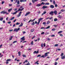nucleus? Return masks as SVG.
<instances>
[{"label": "nucleus", "mask_w": 65, "mask_h": 65, "mask_svg": "<svg viewBox=\"0 0 65 65\" xmlns=\"http://www.w3.org/2000/svg\"><path fill=\"white\" fill-rule=\"evenodd\" d=\"M20 28H19L18 29L15 28L14 29V31H15L16 32H18V31H19V30H20Z\"/></svg>", "instance_id": "f257e3e1"}, {"label": "nucleus", "mask_w": 65, "mask_h": 65, "mask_svg": "<svg viewBox=\"0 0 65 65\" xmlns=\"http://www.w3.org/2000/svg\"><path fill=\"white\" fill-rule=\"evenodd\" d=\"M48 7L46 6H44L42 7V8L43 9H45V8H48Z\"/></svg>", "instance_id": "f03ea898"}, {"label": "nucleus", "mask_w": 65, "mask_h": 65, "mask_svg": "<svg viewBox=\"0 0 65 65\" xmlns=\"http://www.w3.org/2000/svg\"><path fill=\"white\" fill-rule=\"evenodd\" d=\"M42 19H43V18H41L38 21V25L39 24V23H40V21H41V20H42Z\"/></svg>", "instance_id": "7ed1b4c3"}, {"label": "nucleus", "mask_w": 65, "mask_h": 65, "mask_svg": "<svg viewBox=\"0 0 65 65\" xmlns=\"http://www.w3.org/2000/svg\"><path fill=\"white\" fill-rule=\"evenodd\" d=\"M7 13V12L5 11H3L1 12V13H3V14H6Z\"/></svg>", "instance_id": "20e7f679"}, {"label": "nucleus", "mask_w": 65, "mask_h": 65, "mask_svg": "<svg viewBox=\"0 0 65 65\" xmlns=\"http://www.w3.org/2000/svg\"><path fill=\"white\" fill-rule=\"evenodd\" d=\"M21 14H22V12H20L19 13V14L17 15V17H20L21 15Z\"/></svg>", "instance_id": "39448f33"}, {"label": "nucleus", "mask_w": 65, "mask_h": 65, "mask_svg": "<svg viewBox=\"0 0 65 65\" xmlns=\"http://www.w3.org/2000/svg\"><path fill=\"white\" fill-rule=\"evenodd\" d=\"M53 13H54V12L53 11H51L50 12L49 14H51V15L52 16H53Z\"/></svg>", "instance_id": "423d86ee"}, {"label": "nucleus", "mask_w": 65, "mask_h": 65, "mask_svg": "<svg viewBox=\"0 0 65 65\" xmlns=\"http://www.w3.org/2000/svg\"><path fill=\"white\" fill-rule=\"evenodd\" d=\"M21 40H22V41H24L25 40V37H23L21 39Z\"/></svg>", "instance_id": "0eeeda50"}, {"label": "nucleus", "mask_w": 65, "mask_h": 65, "mask_svg": "<svg viewBox=\"0 0 65 65\" xmlns=\"http://www.w3.org/2000/svg\"><path fill=\"white\" fill-rule=\"evenodd\" d=\"M27 1L26 0H20V2H26Z\"/></svg>", "instance_id": "6e6552de"}, {"label": "nucleus", "mask_w": 65, "mask_h": 65, "mask_svg": "<svg viewBox=\"0 0 65 65\" xmlns=\"http://www.w3.org/2000/svg\"><path fill=\"white\" fill-rule=\"evenodd\" d=\"M53 13H54L55 15H56L57 14V11L55 10L53 12Z\"/></svg>", "instance_id": "1a4fd4ad"}, {"label": "nucleus", "mask_w": 65, "mask_h": 65, "mask_svg": "<svg viewBox=\"0 0 65 65\" xmlns=\"http://www.w3.org/2000/svg\"><path fill=\"white\" fill-rule=\"evenodd\" d=\"M50 8H54L55 7V6H54L51 5L50 6Z\"/></svg>", "instance_id": "9d476101"}, {"label": "nucleus", "mask_w": 65, "mask_h": 65, "mask_svg": "<svg viewBox=\"0 0 65 65\" xmlns=\"http://www.w3.org/2000/svg\"><path fill=\"white\" fill-rule=\"evenodd\" d=\"M38 52H39V51H37V52L35 51L34 52V54H38Z\"/></svg>", "instance_id": "9b49d317"}, {"label": "nucleus", "mask_w": 65, "mask_h": 65, "mask_svg": "<svg viewBox=\"0 0 65 65\" xmlns=\"http://www.w3.org/2000/svg\"><path fill=\"white\" fill-rule=\"evenodd\" d=\"M30 13V12H28L25 15V16H27V15H28V14H29Z\"/></svg>", "instance_id": "f8f14e48"}, {"label": "nucleus", "mask_w": 65, "mask_h": 65, "mask_svg": "<svg viewBox=\"0 0 65 65\" xmlns=\"http://www.w3.org/2000/svg\"><path fill=\"white\" fill-rule=\"evenodd\" d=\"M50 53V52H48L46 53L45 54V57H46V56H48V55H47V54H49Z\"/></svg>", "instance_id": "ddd939ff"}, {"label": "nucleus", "mask_w": 65, "mask_h": 65, "mask_svg": "<svg viewBox=\"0 0 65 65\" xmlns=\"http://www.w3.org/2000/svg\"><path fill=\"white\" fill-rule=\"evenodd\" d=\"M36 6L38 7H39V6H41V4H38Z\"/></svg>", "instance_id": "4468645a"}, {"label": "nucleus", "mask_w": 65, "mask_h": 65, "mask_svg": "<svg viewBox=\"0 0 65 65\" xmlns=\"http://www.w3.org/2000/svg\"><path fill=\"white\" fill-rule=\"evenodd\" d=\"M45 13H46V12L45 11L43 12V13H42V16L44 14H45Z\"/></svg>", "instance_id": "2eb2a0df"}, {"label": "nucleus", "mask_w": 65, "mask_h": 65, "mask_svg": "<svg viewBox=\"0 0 65 65\" xmlns=\"http://www.w3.org/2000/svg\"><path fill=\"white\" fill-rule=\"evenodd\" d=\"M13 37V36H11L10 37V39H9V40H12V38Z\"/></svg>", "instance_id": "dca6fc26"}, {"label": "nucleus", "mask_w": 65, "mask_h": 65, "mask_svg": "<svg viewBox=\"0 0 65 65\" xmlns=\"http://www.w3.org/2000/svg\"><path fill=\"white\" fill-rule=\"evenodd\" d=\"M12 9L11 8L10 9H9L8 10V11L9 12H10V11L12 10Z\"/></svg>", "instance_id": "f3484780"}, {"label": "nucleus", "mask_w": 65, "mask_h": 65, "mask_svg": "<svg viewBox=\"0 0 65 65\" xmlns=\"http://www.w3.org/2000/svg\"><path fill=\"white\" fill-rule=\"evenodd\" d=\"M18 13V12H17V11H16L15 12H14L13 13V14H17Z\"/></svg>", "instance_id": "a211bd4d"}, {"label": "nucleus", "mask_w": 65, "mask_h": 65, "mask_svg": "<svg viewBox=\"0 0 65 65\" xmlns=\"http://www.w3.org/2000/svg\"><path fill=\"white\" fill-rule=\"evenodd\" d=\"M58 18H60V19H61L62 18V16H61L60 15H59L58 16Z\"/></svg>", "instance_id": "6ab92c4d"}, {"label": "nucleus", "mask_w": 65, "mask_h": 65, "mask_svg": "<svg viewBox=\"0 0 65 65\" xmlns=\"http://www.w3.org/2000/svg\"><path fill=\"white\" fill-rule=\"evenodd\" d=\"M34 31H35V30L34 29H32L30 30V32H34Z\"/></svg>", "instance_id": "aec40b11"}, {"label": "nucleus", "mask_w": 65, "mask_h": 65, "mask_svg": "<svg viewBox=\"0 0 65 65\" xmlns=\"http://www.w3.org/2000/svg\"><path fill=\"white\" fill-rule=\"evenodd\" d=\"M23 24L22 23H21V25H20L19 26V27H22V26H23Z\"/></svg>", "instance_id": "412c9836"}, {"label": "nucleus", "mask_w": 65, "mask_h": 65, "mask_svg": "<svg viewBox=\"0 0 65 65\" xmlns=\"http://www.w3.org/2000/svg\"><path fill=\"white\" fill-rule=\"evenodd\" d=\"M18 54L19 56H21V52L20 51L18 53Z\"/></svg>", "instance_id": "4be33fe9"}, {"label": "nucleus", "mask_w": 65, "mask_h": 65, "mask_svg": "<svg viewBox=\"0 0 65 65\" xmlns=\"http://www.w3.org/2000/svg\"><path fill=\"white\" fill-rule=\"evenodd\" d=\"M62 59H65V56H62L61 58Z\"/></svg>", "instance_id": "5701e85b"}, {"label": "nucleus", "mask_w": 65, "mask_h": 65, "mask_svg": "<svg viewBox=\"0 0 65 65\" xmlns=\"http://www.w3.org/2000/svg\"><path fill=\"white\" fill-rule=\"evenodd\" d=\"M37 13H38V14H39L40 13V11H39L37 12Z\"/></svg>", "instance_id": "b1692460"}, {"label": "nucleus", "mask_w": 65, "mask_h": 65, "mask_svg": "<svg viewBox=\"0 0 65 65\" xmlns=\"http://www.w3.org/2000/svg\"><path fill=\"white\" fill-rule=\"evenodd\" d=\"M22 56H23V57H24V58H26V55L24 54Z\"/></svg>", "instance_id": "393cba45"}, {"label": "nucleus", "mask_w": 65, "mask_h": 65, "mask_svg": "<svg viewBox=\"0 0 65 65\" xmlns=\"http://www.w3.org/2000/svg\"><path fill=\"white\" fill-rule=\"evenodd\" d=\"M62 32H63L62 31H60L58 32V34H60V33H62Z\"/></svg>", "instance_id": "a878e982"}, {"label": "nucleus", "mask_w": 65, "mask_h": 65, "mask_svg": "<svg viewBox=\"0 0 65 65\" xmlns=\"http://www.w3.org/2000/svg\"><path fill=\"white\" fill-rule=\"evenodd\" d=\"M38 62H39V61H37L36 63H35V64H37L38 65V64H39V63H38Z\"/></svg>", "instance_id": "bb28decb"}, {"label": "nucleus", "mask_w": 65, "mask_h": 65, "mask_svg": "<svg viewBox=\"0 0 65 65\" xmlns=\"http://www.w3.org/2000/svg\"><path fill=\"white\" fill-rule=\"evenodd\" d=\"M45 4V3H44L43 2H42L41 4V5H44Z\"/></svg>", "instance_id": "cd10ccee"}, {"label": "nucleus", "mask_w": 65, "mask_h": 65, "mask_svg": "<svg viewBox=\"0 0 65 65\" xmlns=\"http://www.w3.org/2000/svg\"><path fill=\"white\" fill-rule=\"evenodd\" d=\"M58 20V19L55 18L54 19V21L55 22H56Z\"/></svg>", "instance_id": "c85d7f7f"}, {"label": "nucleus", "mask_w": 65, "mask_h": 65, "mask_svg": "<svg viewBox=\"0 0 65 65\" xmlns=\"http://www.w3.org/2000/svg\"><path fill=\"white\" fill-rule=\"evenodd\" d=\"M53 2L54 4H55V1L54 0H53Z\"/></svg>", "instance_id": "c756f323"}, {"label": "nucleus", "mask_w": 65, "mask_h": 65, "mask_svg": "<svg viewBox=\"0 0 65 65\" xmlns=\"http://www.w3.org/2000/svg\"><path fill=\"white\" fill-rule=\"evenodd\" d=\"M14 19V17H12V18H11L10 20L12 21Z\"/></svg>", "instance_id": "7c9ffc66"}, {"label": "nucleus", "mask_w": 65, "mask_h": 65, "mask_svg": "<svg viewBox=\"0 0 65 65\" xmlns=\"http://www.w3.org/2000/svg\"><path fill=\"white\" fill-rule=\"evenodd\" d=\"M50 3H47L45 4V5H49Z\"/></svg>", "instance_id": "2f4dec72"}, {"label": "nucleus", "mask_w": 65, "mask_h": 65, "mask_svg": "<svg viewBox=\"0 0 65 65\" xmlns=\"http://www.w3.org/2000/svg\"><path fill=\"white\" fill-rule=\"evenodd\" d=\"M11 60L10 59H8L6 61H11Z\"/></svg>", "instance_id": "473e14b6"}, {"label": "nucleus", "mask_w": 65, "mask_h": 65, "mask_svg": "<svg viewBox=\"0 0 65 65\" xmlns=\"http://www.w3.org/2000/svg\"><path fill=\"white\" fill-rule=\"evenodd\" d=\"M53 26H54L55 28H57V26H58V25H53Z\"/></svg>", "instance_id": "72a5a7b5"}, {"label": "nucleus", "mask_w": 65, "mask_h": 65, "mask_svg": "<svg viewBox=\"0 0 65 65\" xmlns=\"http://www.w3.org/2000/svg\"><path fill=\"white\" fill-rule=\"evenodd\" d=\"M25 62H26V63H27V62H28V60H26L25 61V62H23V63H25Z\"/></svg>", "instance_id": "f704fd0d"}, {"label": "nucleus", "mask_w": 65, "mask_h": 65, "mask_svg": "<svg viewBox=\"0 0 65 65\" xmlns=\"http://www.w3.org/2000/svg\"><path fill=\"white\" fill-rule=\"evenodd\" d=\"M3 19V18H2L1 19H0V21H2Z\"/></svg>", "instance_id": "c9c22d12"}, {"label": "nucleus", "mask_w": 65, "mask_h": 65, "mask_svg": "<svg viewBox=\"0 0 65 65\" xmlns=\"http://www.w3.org/2000/svg\"><path fill=\"white\" fill-rule=\"evenodd\" d=\"M20 23H19L18 22H17L16 24V25H20Z\"/></svg>", "instance_id": "e433bc0d"}, {"label": "nucleus", "mask_w": 65, "mask_h": 65, "mask_svg": "<svg viewBox=\"0 0 65 65\" xmlns=\"http://www.w3.org/2000/svg\"><path fill=\"white\" fill-rule=\"evenodd\" d=\"M61 11H62V12H64V11H65V10L62 9L61 10Z\"/></svg>", "instance_id": "4c0bfd02"}, {"label": "nucleus", "mask_w": 65, "mask_h": 65, "mask_svg": "<svg viewBox=\"0 0 65 65\" xmlns=\"http://www.w3.org/2000/svg\"><path fill=\"white\" fill-rule=\"evenodd\" d=\"M17 3L18 4H20V1L19 0L18 1Z\"/></svg>", "instance_id": "58836bf2"}, {"label": "nucleus", "mask_w": 65, "mask_h": 65, "mask_svg": "<svg viewBox=\"0 0 65 65\" xmlns=\"http://www.w3.org/2000/svg\"><path fill=\"white\" fill-rule=\"evenodd\" d=\"M50 22L49 21H48L47 22V24H50Z\"/></svg>", "instance_id": "ea45409f"}, {"label": "nucleus", "mask_w": 65, "mask_h": 65, "mask_svg": "<svg viewBox=\"0 0 65 65\" xmlns=\"http://www.w3.org/2000/svg\"><path fill=\"white\" fill-rule=\"evenodd\" d=\"M20 6V5H17V7H19Z\"/></svg>", "instance_id": "a19ab883"}, {"label": "nucleus", "mask_w": 65, "mask_h": 65, "mask_svg": "<svg viewBox=\"0 0 65 65\" xmlns=\"http://www.w3.org/2000/svg\"><path fill=\"white\" fill-rule=\"evenodd\" d=\"M23 20L24 22H25V21H26V18H24L23 19Z\"/></svg>", "instance_id": "79ce46f5"}, {"label": "nucleus", "mask_w": 65, "mask_h": 65, "mask_svg": "<svg viewBox=\"0 0 65 65\" xmlns=\"http://www.w3.org/2000/svg\"><path fill=\"white\" fill-rule=\"evenodd\" d=\"M63 55H64V53H62L61 54V57H62L63 56Z\"/></svg>", "instance_id": "37998d69"}, {"label": "nucleus", "mask_w": 65, "mask_h": 65, "mask_svg": "<svg viewBox=\"0 0 65 65\" xmlns=\"http://www.w3.org/2000/svg\"><path fill=\"white\" fill-rule=\"evenodd\" d=\"M59 45L58 44H55L54 45L55 46H58Z\"/></svg>", "instance_id": "c03bdc74"}, {"label": "nucleus", "mask_w": 65, "mask_h": 65, "mask_svg": "<svg viewBox=\"0 0 65 65\" xmlns=\"http://www.w3.org/2000/svg\"><path fill=\"white\" fill-rule=\"evenodd\" d=\"M50 28V26H48L45 29H48L49 28Z\"/></svg>", "instance_id": "a18cd8bd"}, {"label": "nucleus", "mask_w": 65, "mask_h": 65, "mask_svg": "<svg viewBox=\"0 0 65 65\" xmlns=\"http://www.w3.org/2000/svg\"><path fill=\"white\" fill-rule=\"evenodd\" d=\"M55 30H56V29L55 28H53L52 29V31H54Z\"/></svg>", "instance_id": "49530a36"}, {"label": "nucleus", "mask_w": 65, "mask_h": 65, "mask_svg": "<svg viewBox=\"0 0 65 65\" xmlns=\"http://www.w3.org/2000/svg\"><path fill=\"white\" fill-rule=\"evenodd\" d=\"M20 10H21V9L19 8L18 9V10L16 11H17V12H18V11H20Z\"/></svg>", "instance_id": "de8ad7c7"}, {"label": "nucleus", "mask_w": 65, "mask_h": 65, "mask_svg": "<svg viewBox=\"0 0 65 65\" xmlns=\"http://www.w3.org/2000/svg\"><path fill=\"white\" fill-rule=\"evenodd\" d=\"M32 2L33 3H35V1L34 0H32Z\"/></svg>", "instance_id": "09e8293b"}, {"label": "nucleus", "mask_w": 65, "mask_h": 65, "mask_svg": "<svg viewBox=\"0 0 65 65\" xmlns=\"http://www.w3.org/2000/svg\"><path fill=\"white\" fill-rule=\"evenodd\" d=\"M16 42H17V41H14L13 42V43H16Z\"/></svg>", "instance_id": "8fccbe9b"}, {"label": "nucleus", "mask_w": 65, "mask_h": 65, "mask_svg": "<svg viewBox=\"0 0 65 65\" xmlns=\"http://www.w3.org/2000/svg\"><path fill=\"white\" fill-rule=\"evenodd\" d=\"M45 29V28L43 27L41 28V29Z\"/></svg>", "instance_id": "3c124183"}, {"label": "nucleus", "mask_w": 65, "mask_h": 65, "mask_svg": "<svg viewBox=\"0 0 65 65\" xmlns=\"http://www.w3.org/2000/svg\"><path fill=\"white\" fill-rule=\"evenodd\" d=\"M44 55H43L42 56L40 57V58H44Z\"/></svg>", "instance_id": "603ef678"}, {"label": "nucleus", "mask_w": 65, "mask_h": 65, "mask_svg": "<svg viewBox=\"0 0 65 65\" xmlns=\"http://www.w3.org/2000/svg\"><path fill=\"white\" fill-rule=\"evenodd\" d=\"M43 25H45L46 24V22H44L43 23Z\"/></svg>", "instance_id": "864d4df0"}, {"label": "nucleus", "mask_w": 65, "mask_h": 65, "mask_svg": "<svg viewBox=\"0 0 65 65\" xmlns=\"http://www.w3.org/2000/svg\"><path fill=\"white\" fill-rule=\"evenodd\" d=\"M35 24V23H34V22H33V23L31 24V25H34Z\"/></svg>", "instance_id": "5fc2aeb1"}, {"label": "nucleus", "mask_w": 65, "mask_h": 65, "mask_svg": "<svg viewBox=\"0 0 65 65\" xmlns=\"http://www.w3.org/2000/svg\"><path fill=\"white\" fill-rule=\"evenodd\" d=\"M31 45H33V42L32 41L31 42Z\"/></svg>", "instance_id": "6e6d98bb"}, {"label": "nucleus", "mask_w": 65, "mask_h": 65, "mask_svg": "<svg viewBox=\"0 0 65 65\" xmlns=\"http://www.w3.org/2000/svg\"><path fill=\"white\" fill-rule=\"evenodd\" d=\"M13 31V29H11V30L10 29V30H9V31L10 32H11V31Z\"/></svg>", "instance_id": "4d7b16f0"}, {"label": "nucleus", "mask_w": 65, "mask_h": 65, "mask_svg": "<svg viewBox=\"0 0 65 65\" xmlns=\"http://www.w3.org/2000/svg\"><path fill=\"white\" fill-rule=\"evenodd\" d=\"M58 64V63L57 62H55V63L54 64V65H57V64Z\"/></svg>", "instance_id": "13d9d810"}, {"label": "nucleus", "mask_w": 65, "mask_h": 65, "mask_svg": "<svg viewBox=\"0 0 65 65\" xmlns=\"http://www.w3.org/2000/svg\"><path fill=\"white\" fill-rule=\"evenodd\" d=\"M31 48H29L27 49V51H30L31 50Z\"/></svg>", "instance_id": "bf43d9fd"}, {"label": "nucleus", "mask_w": 65, "mask_h": 65, "mask_svg": "<svg viewBox=\"0 0 65 65\" xmlns=\"http://www.w3.org/2000/svg\"><path fill=\"white\" fill-rule=\"evenodd\" d=\"M9 6H12V4H9Z\"/></svg>", "instance_id": "052dcab7"}, {"label": "nucleus", "mask_w": 65, "mask_h": 65, "mask_svg": "<svg viewBox=\"0 0 65 65\" xmlns=\"http://www.w3.org/2000/svg\"><path fill=\"white\" fill-rule=\"evenodd\" d=\"M18 10V8H15L14 9V11H16V10Z\"/></svg>", "instance_id": "680f3d73"}, {"label": "nucleus", "mask_w": 65, "mask_h": 65, "mask_svg": "<svg viewBox=\"0 0 65 65\" xmlns=\"http://www.w3.org/2000/svg\"><path fill=\"white\" fill-rule=\"evenodd\" d=\"M30 63H27L26 64H25V65H30Z\"/></svg>", "instance_id": "e2e57ef3"}, {"label": "nucleus", "mask_w": 65, "mask_h": 65, "mask_svg": "<svg viewBox=\"0 0 65 65\" xmlns=\"http://www.w3.org/2000/svg\"><path fill=\"white\" fill-rule=\"evenodd\" d=\"M3 23H5V21L4 20L3 21Z\"/></svg>", "instance_id": "0e129e2a"}, {"label": "nucleus", "mask_w": 65, "mask_h": 65, "mask_svg": "<svg viewBox=\"0 0 65 65\" xmlns=\"http://www.w3.org/2000/svg\"><path fill=\"white\" fill-rule=\"evenodd\" d=\"M44 34V32H42L41 33V34Z\"/></svg>", "instance_id": "69168bd1"}, {"label": "nucleus", "mask_w": 65, "mask_h": 65, "mask_svg": "<svg viewBox=\"0 0 65 65\" xmlns=\"http://www.w3.org/2000/svg\"><path fill=\"white\" fill-rule=\"evenodd\" d=\"M59 35H60V36H63V35L61 34H60Z\"/></svg>", "instance_id": "338daca9"}, {"label": "nucleus", "mask_w": 65, "mask_h": 65, "mask_svg": "<svg viewBox=\"0 0 65 65\" xmlns=\"http://www.w3.org/2000/svg\"><path fill=\"white\" fill-rule=\"evenodd\" d=\"M24 9V8H23L22 9H20V11H22V10H23V9Z\"/></svg>", "instance_id": "774afa93"}]
</instances>
